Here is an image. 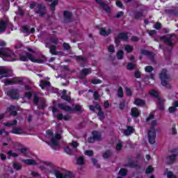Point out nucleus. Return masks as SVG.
I'll use <instances>...</instances> for the list:
<instances>
[{"mask_svg": "<svg viewBox=\"0 0 178 178\" xmlns=\"http://www.w3.org/2000/svg\"><path fill=\"white\" fill-rule=\"evenodd\" d=\"M35 6H37L38 10H35V13L39 15L40 17H44L47 15V6L42 3L37 4L35 1H31L29 9L33 10Z\"/></svg>", "mask_w": 178, "mask_h": 178, "instance_id": "obj_1", "label": "nucleus"}, {"mask_svg": "<svg viewBox=\"0 0 178 178\" xmlns=\"http://www.w3.org/2000/svg\"><path fill=\"white\" fill-rule=\"evenodd\" d=\"M159 77L163 87H165V88L168 89L172 88V86L169 84V81H170V76L168 75V70L165 68L163 69L159 74Z\"/></svg>", "mask_w": 178, "mask_h": 178, "instance_id": "obj_2", "label": "nucleus"}, {"mask_svg": "<svg viewBox=\"0 0 178 178\" xmlns=\"http://www.w3.org/2000/svg\"><path fill=\"white\" fill-rule=\"evenodd\" d=\"M0 58H10V60H16V54L8 47L0 48Z\"/></svg>", "mask_w": 178, "mask_h": 178, "instance_id": "obj_3", "label": "nucleus"}, {"mask_svg": "<svg viewBox=\"0 0 178 178\" xmlns=\"http://www.w3.org/2000/svg\"><path fill=\"white\" fill-rule=\"evenodd\" d=\"M156 120H152L150 130L148 131V141L151 145H154L155 143V138H156V131L155 130V126H156Z\"/></svg>", "mask_w": 178, "mask_h": 178, "instance_id": "obj_4", "label": "nucleus"}, {"mask_svg": "<svg viewBox=\"0 0 178 178\" xmlns=\"http://www.w3.org/2000/svg\"><path fill=\"white\" fill-rule=\"evenodd\" d=\"M29 60L33 63H44L42 59H36L30 52H26L25 55H19L21 62H29Z\"/></svg>", "mask_w": 178, "mask_h": 178, "instance_id": "obj_5", "label": "nucleus"}, {"mask_svg": "<svg viewBox=\"0 0 178 178\" xmlns=\"http://www.w3.org/2000/svg\"><path fill=\"white\" fill-rule=\"evenodd\" d=\"M58 107L62 111H65V112H80L81 111V106L79 104H76L73 108L70 106H66L63 103H60L58 104Z\"/></svg>", "mask_w": 178, "mask_h": 178, "instance_id": "obj_6", "label": "nucleus"}, {"mask_svg": "<svg viewBox=\"0 0 178 178\" xmlns=\"http://www.w3.org/2000/svg\"><path fill=\"white\" fill-rule=\"evenodd\" d=\"M50 173L55 175L56 178H72L73 177V174L70 171H67L65 175L60 172L57 169H53L50 171Z\"/></svg>", "mask_w": 178, "mask_h": 178, "instance_id": "obj_7", "label": "nucleus"}, {"mask_svg": "<svg viewBox=\"0 0 178 178\" xmlns=\"http://www.w3.org/2000/svg\"><path fill=\"white\" fill-rule=\"evenodd\" d=\"M92 136L88 138V143H89V144H92V143H95V141H101V140H102L101 134L97 131H92Z\"/></svg>", "mask_w": 178, "mask_h": 178, "instance_id": "obj_8", "label": "nucleus"}, {"mask_svg": "<svg viewBox=\"0 0 178 178\" xmlns=\"http://www.w3.org/2000/svg\"><path fill=\"white\" fill-rule=\"evenodd\" d=\"M7 95L11 99H19L20 98V94L19 93V89L13 88L7 92Z\"/></svg>", "mask_w": 178, "mask_h": 178, "instance_id": "obj_9", "label": "nucleus"}, {"mask_svg": "<svg viewBox=\"0 0 178 178\" xmlns=\"http://www.w3.org/2000/svg\"><path fill=\"white\" fill-rule=\"evenodd\" d=\"M172 34H170V38H166V35H162L160 36V40L163 41L165 45H168V47H175V44L172 42Z\"/></svg>", "mask_w": 178, "mask_h": 178, "instance_id": "obj_10", "label": "nucleus"}, {"mask_svg": "<svg viewBox=\"0 0 178 178\" xmlns=\"http://www.w3.org/2000/svg\"><path fill=\"white\" fill-rule=\"evenodd\" d=\"M140 54L142 55H145V56H148L150 62H152V63H155V54H154V52H152L146 49H142L140 51Z\"/></svg>", "mask_w": 178, "mask_h": 178, "instance_id": "obj_11", "label": "nucleus"}, {"mask_svg": "<svg viewBox=\"0 0 178 178\" xmlns=\"http://www.w3.org/2000/svg\"><path fill=\"white\" fill-rule=\"evenodd\" d=\"M21 31L23 33V34H26V35H30L31 34H34L35 33V29L31 28L30 29V26L25 24L21 27Z\"/></svg>", "mask_w": 178, "mask_h": 178, "instance_id": "obj_12", "label": "nucleus"}, {"mask_svg": "<svg viewBox=\"0 0 178 178\" xmlns=\"http://www.w3.org/2000/svg\"><path fill=\"white\" fill-rule=\"evenodd\" d=\"M75 60H76V62L79 63L81 67H86V65H87V57L76 56H75Z\"/></svg>", "mask_w": 178, "mask_h": 178, "instance_id": "obj_13", "label": "nucleus"}, {"mask_svg": "<svg viewBox=\"0 0 178 178\" xmlns=\"http://www.w3.org/2000/svg\"><path fill=\"white\" fill-rule=\"evenodd\" d=\"M120 40L127 41V40H129V35L124 32L118 33V36L115 38V42H119Z\"/></svg>", "mask_w": 178, "mask_h": 178, "instance_id": "obj_14", "label": "nucleus"}, {"mask_svg": "<svg viewBox=\"0 0 178 178\" xmlns=\"http://www.w3.org/2000/svg\"><path fill=\"white\" fill-rule=\"evenodd\" d=\"M64 23H70L72 17H73V13L69 10L63 11Z\"/></svg>", "mask_w": 178, "mask_h": 178, "instance_id": "obj_15", "label": "nucleus"}, {"mask_svg": "<svg viewBox=\"0 0 178 178\" xmlns=\"http://www.w3.org/2000/svg\"><path fill=\"white\" fill-rule=\"evenodd\" d=\"M96 108H97V111H98L97 116H98L99 120H102L105 119V112H104V111H102V108H101V105H97L96 106Z\"/></svg>", "mask_w": 178, "mask_h": 178, "instance_id": "obj_16", "label": "nucleus"}, {"mask_svg": "<svg viewBox=\"0 0 178 178\" xmlns=\"http://www.w3.org/2000/svg\"><path fill=\"white\" fill-rule=\"evenodd\" d=\"M8 24H9V22L0 19V33H3V31H6V29H8Z\"/></svg>", "mask_w": 178, "mask_h": 178, "instance_id": "obj_17", "label": "nucleus"}, {"mask_svg": "<svg viewBox=\"0 0 178 178\" xmlns=\"http://www.w3.org/2000/svg\"><path fill=\"white\" fill-rule=\"evenodd\" d=\"M141 115V113L140 112V110L137 108L136 107H133L131 109V115L132 118H134L135 119H137Z\"/></svg>", "mask_w": 178, "mask_h": 178, "instance_id": "obj_18", "label": "nucleus"}, {"mask_svg": "<svg viewBox=\"0 0 178 178\" xmlns=\"http://www.w3.org/2000/svg\"><path fill=\"white\" fill-rule=\"evenodd\" d=\"M176 159H177V154H175L169 155L167 157L168 165H172L175 163V161H176Z\"/></svg>", "mask_w": 178, "mask_h": 178, "instance_id": "obj_19", "label": "nucleus"}, {"mask_svg": "<svg viewBox=\"0 0 178 178\" xmlns=\"http://www.w3.org/2000/svg\"><path fill=\"white\" fill-rule=\"evenodd\" d=\"M22 162L25 163V165H29L36 166L37 165H38V163L35 160L31 159H24L22 160Z\"/></svg>", "mask_w": 178, "mask_h": 178, "instance_id": "obj_20", "label": "nucleus"}, {"mask_svg": "<svg viewBox=\"0 0 178 178\" xmlns=\"http://www.w3.org/2000/svg\"><path fill=\"white\" fill-rule=\"evenodd\" d=\"M134 104L137 106H145L147 105V104L145 103V101L140 98L135 99Z\"/></svg>", "mask_w": 178, "mask_h": 178, "instance_id": "obj_21", "label": "nucleus"}, {"mask_svg": "<svg viewBox=\"0 0 178 178\" xmlns=\"http://www.w3.org/2000/svg\"><path fill=\"white\" fill-rule=\"evenodd\" d=\"M59 3V0H53L49 5V9L51 12H55L56 10V6Z\"/></svg>", "mask_w": 178, "mask_h": 178, "instance_id": "obj_22", "label": "nucleus"}, {"mask_svg": "<svg viewBox=\"0 0 178 178\" xmlns=\"http://www.w3.org/2000/svg\"><path fill=\"white\" fill-rule=\"evenodd\" d=\"M143 16H144V13L143 11L134 12V18H135L136 20H140Z\"/></svg>", "mask_w": 178, "mask_h": 178, "instance_id": "obj_23", "label": "nucleus"}, {"mask_svg": "<svg viewBox=\"0 0 178 178\" xmlns=\"http://www.w3.org/2000/svg\"><path fill=\"white\" fill-rule=\"evenodd\" d=\"M134 133V128L131 126L127 127V129L124 131V136H131Z\"/></svg>", "mask_w": 178, "mask_h": 178, "instance_id": "obj_24", "label": "nucleus"}, {"mask_svg": "<svg viewBox=\"0 0 178 178\" xmlns=\"http://www.w3.org/2000/svg\"><path fill=\"white\" fill-rule=\"evenodd\" d=\"M177 108H178V101H175L173 104V106L169 107L168 111L170 113H174V112H176V111H177Z\"/></svg>", "mask_w": 178, "mask_h": 178, "instance_id": "obj_25", "label": "nucleus"}, {"mask_svg": "<svg viewBox=\"0 0 178 178\" xmlns=\"http://www.w3.org/2000/svg\"><path fill=\"white\" fill-rule=\"evenodd\" d=\"M112 33V29H108L107 31H106L105 28H101L99 34L100 35H109Z\"/></svg>", "mask_w": 178, "mask_h": 178, "instance_id": "obj_26", "label": "nucleus"}, {"mask_svg": "<svg viewBox=\"0 0 178 178\" xmlns=\"http://www.w3.org/2000/svg\"><path fill=\"white\" fill-rule=\"evenodd\" d=\"M7 111L10 113V115L11 116H17V112L15 111V106H10L8 108Z\"/></svg>", "mask_w": 178, "mask_h": 178, "instance_id": "obj_27", "label": "nucleus"}, {"mask_svg": "<svg viewBox=\"0 0 178 178\" xmlns=\"http://www.w3.org/2000/svg\"><path fill=\"white\" fill-rule=\"evenodd\" d=\"M149 95L151 97H154V98H157L158 99H161V96H159V94L158 93V91L155 90L154 89H152L149 92Z\"/></svg>", "mask_w": 178, "mask_h": 178, "instance_id": "obj_28", "label": "nucleus"}, {"mask_svg": "<svg viewBox=\"0 0 178 178\" xmlns=\"http://www.w3.org/2000/svg\"><path fill=\"white\" fill-rule=\"evenodd\" d=\"M127 166L128 168H138V169L141 168V166H140V165H138V163H134V162H129L127 163Z\"/></svg>", "mask_w": 178, "mask_h": 178, "instance_id": "obj_29", "label": "nucleus"}, {"mask_svg": "<svg viewBox=\"0 0 178 178\" xmlns=\"http://www.w3.org/2000/svg\"><path fill=\"white\" fill-rule=\"evenodd\" d=\"M1 75L3 76V77H9V71L3 67H0V76Z\"/></svg>", "mask_w": 178, "mask_h": 178, "instance_id": "obj_30", "label": "nucleus"}, {"mask_svg": "<svg viewBox=\"0 0 178 178\" xmlns=\"http://www.w3.org/2000/svg\"><path fill=\"white\" fill-rule=\"evenodd\" d=\"M102 156L104 159H108V158H111V156H112V151L110 149L106 150V152L103 153Z\"/></svg>", "mask_w": 178, "mask_h": 178, "instance_id": "obj_31", "label": "nucleus"}, {"mask_svg": "<svg viewBox=\"0 0 178 178\" xmlns=\"http://www.w3.org/2000/svg\"><path fill=\"white\" fill-rule=\"evenodd\" d=\"M49 42H51V44H54L55 45H58L59 44V40L58 38H55L54 36H50L49 38Z\"/></svg>", "mask_w": 178, "mask_h": 178, "instance_id": "obj_32", "label": "nucleus"}, {"mask_svg": "<svg viewBox=\"0 0 178 178\" xmlns=\"http://www.w3.org/2000/svg\"><path fill=\"white\" fill-rule=\"evenodd\" d=\"M51 86V82H48L47 81H41L40 87L42 88V90H44L45 87H48Z\"/></svg>", "mask_w": 178, "mask_h": 178, "instance_id": "obj_33", "label": "nucleus"}, {"mask_svg": "<svg viewBox=\"0 0 178 178\" xmlns=\"http://www.w3.org/2000/svg\"><path fill=\"white\" fill-rule=\"evenodd\" d=\"M49 52L51 55H58V51H56V45H51L49 47Z\"/></svg>", "mask_w": 178, "mask_h": 178, "instance_id": "obj_34", "label": "nucleus"}, {"mask_svg": "<svg viewBox=\"0 0 178 178\" xmlns=\"http://www.w3.org/2000/svg\"><path fill=\"white\" fill-rule=\"evenodd\" d=\"M137 67L136 65V64L133 63H129L127 65V70L131 71V70H134V69H136Z\"/></svg>", "mask_w": 178, "mask_h": 178, "instance_id": "obj_35", "label": "nucleus"}, {"mask_svg": "<svg viewBox=\"0 0 178 178\" xmlns=\"http://www.w3.org/2000/svg\"><path fill=\"white\" fill-rule=\"evenodd\" d=\"M158 109L160 111H164L165 110V106H163V101L162 99H159L158 105H157Z\"/></svg>", "mask_w": 178, "mask_h": 178, "instance_id": "obj_36", "label": "nucleus"}, {"mask_svg": "<svg viewBox=\"0 0 178 178\" xmlns=\"http://www.w3.org/2000/svg\"><path fill=\"white\" fill-rule=\"evenodd\" d=\"M101 6L105 10V12H106V13H111V7H109L108 4L104 3H102Z\"/></svg>", "mask_w": 178, "mask_h": 178, "instance_id": "obj_37", "label": "nucleus"}, {"mask_svg": "<svg viewBox=\"0 0 178 178\" xmlns=\"http://www.w3.org/2000/svg\"><path fill=\"white\" fill-rule=\"evenodd\" d=\"M91 72V68H83L81 70V74H83V76H88V74H90V73Z\"/></svg>", "mask_w": 178, "mask_h": 178, "instance_id": "obj_38", "label": "nucleus"}, {"mask_svg": "<svg viewBox=\"0 0 178 178\" xmlns=\"http://www.w3.org/2000/svg\"><path fill=\"white\" fill-rule=\"evenodd\" d=\"M123 55H124V51H123V50H118L117 51V58L118 60H122V59H123Z\"/></svg>", "mask_w": 178, "mask_h": 178, "instance_id": "obj_39", "label": "nucleus"}, {"mask_svg": "<svg viewBox=\"0 0 178 178\" xmlns=\"http://www.w3.org/2000/svg\"><path fill=\"white\" fill-rule=\"evenodd\" d=\"M11 133L13 134H22V129H20L19 127H14L11 130Z\"/></svg>", "mask_w": 178, "mask_h": 178, "instance_id": "obj_40", "label": "nucleus"}, {"mask_svg": "<svg viewBox=\"0 0 178 178\" xmlns=\"http://www.w3.org/2000/svg\"><path fill=\"white\" fill-rule=\"evenodd\" d=\"M124 49H125L126 52H127V54H131V52H133V50L134 49V48L133 47V46H131L130 44H127L124 47Z\"/></svg>", "mask_w": 178, "mask_h": 178, "instance_id": "obj_41", "label": "nucleus"}, {"mask_svg": "<svg viewBox=\"0 0 178 178\" xmlns=\"http://www.w3.org/2000/svg\"><path fill=\"white\" fill-rule=\"evenodd\" d=\"M118 96L119 98H123L124 97V92H123V88L122 86L118 87Z\"/></svg>", "mask_w": 178, "mask_h": 178, "instance_id": "obj_42", "label": "nucleus"}, {"mask_svg": "<svg viewBox=\"0 0 178 178\" xmlns=\"http://www.w3.org/2000/svg\"><path fill=\"white\" fill-rule=\"evenodd\" d=\"M124 108H126V100L123 99L120 102L119 109L120 111H123V109H124Z\"/></svg>", "mask_w": 178, "mask_h": 178, "instance_id": "obj_43", "label": "nucleus"}, {"mask_svg": "<svg viewBox=\"0 0 178 178\" xmlns=\"http://www.w3.org/2000/svg\"><path fill=\"white\" fill-rule=\"evenodd\" d=\"M16 124H17V120H14L13 121V123H10V122L4 123V126H6V127H10L12 126H16Z\"/></svg>", "mask_w": 178, "mask_h": 178, "instance_id": "obj_44", "label": "nucleus"}, {"mask_svg": "<svg viewBox=\"0 0 178 178\" xmlns=\"http://www.w3.org/2000/svg\"><path fill=\"white\" fill-rule=\"evenodd\" d=\"M76 163H77V165H80L81 166H83V165H84V157L79 156L76 159Z\"/></svg>", "mask_w": 178, "mask_h": 178, "instance_id": "obj_45", "label": "nucleus"}, {"mask_svg": "<svg viewBox=\"0 0 178 178\" xmlns=\"http://www.w3.org/2000/svg\"><path fill=\"white\" fill-rule=\"evenodd\" d=\"M119 175L122 176V177H124V176H127V170L125 168H120L119 170Z\"/></svg>", "mask_w": 178, "mask_h": 178, "instance_id": "obj_46", "label": "nucleus"}, {"mask_svg": "<svg viewBox=\"0 0 178 178\" xmlns=\"http://www.w3.org/2000/svg\"><path fill=\"white\" fill-rule=\"evenodd\" d=\"M13 169H15V170L19 171V170H22V165H20L19 163H15L13 165Z\"/></svg>", "mask_w": 178, "mask_h": 178, "instance_id": "obj_47", "label": "nucleus"}, {"mask_svg": "<svg viewBox=\"0 0 178 178\" xmlns=\"http://www.w3.org/2000/svg\"><path fill=\"white\" fill-rule=\"evenodd\" d=\"M145 72L146 73H152V72H154V67L151 65H147L145 67Z\"/></svg>", "mask_w": 178, "mask_h": 178, "instance_id": "obj_48", "label": "nucleus"}, {"mask_svg": "<svg viewBox=\"0 0 178 178\" xmlns=\"http://www.w3.org/2000/svg\"><path fill=\"white\" fill-rule=\"evenodd\" d=\"M64 152L65 154H67V155H72V154H73V150H72L69 146H67L64 148Z\"/></svg>", "mask_w": 178, "mask_h": 178, "instance_id": "obj_49", "label": "nucleus"}, {"mask_svg": "<svg viewBox=\"0 0 178 178\" xmlns=\"http://www.w3.org/2000/svg\"><path fill=\"white\" fill-rule=\"evenodd\" d=\"M91 83L94 86H97V84H101V83H102V81H101L100 79H92L91 80Z\"/></svg>", "mask_w": 178, "mask_h": 178, "instance_id": "obj_50", "label": "nucleus"}, {"mask_svg": "<svg viewBox=\"0 0 178 178\" xmlns=\"http://www.w3.org/2000/svg\"><path fill=\"white\" fill-rule=\"evenodd\" d=\"M60 98L61 99H64V101H67V102H70V101H72L70 97L67 96V95H62Z\"/></svg>", "mask_w": 178, "mask_h": 178, "instance_id": "obj_51", "label": "nucleus"}, {"mask_svg": "<svg viewBox=\"0 0 178 178\" xmlns=\"http://www.w3.org/2000/svg\"><path fill=\"white\" fill-rule=\"evenodd\" d=\"M13 84H22V83H23V80L20 79V78H13Z\"/></svg>", "mask_w": 178, "mask_h": 178, "instance_id": "obj_52", "label": "nucleus"}, {"mask_svg": "<svg viewBox=\"0 0 178 178\" xmlns=\"http://www.w3.org/2000/svg\"><path fill=\"white\" fill-rule=\"evenodd\" d=\"M40 103V97H38V96H37L36 95H35L33 96V104L36 106L38 105V104Z\"/></svg>", "mask_w": 178, "mask_h": 178, "instance_id": "obj_53", "label": "nucleus"}, {"mask_svg": "<svg viewBox=\"0 0 178 178\" xmlns=\"http://www.w3.org/2000/svg\"><path fill=\"white\" fill-rule=\"evenodd\" d=\"M63 47L64 49H65V51H70V49H72V47L70 46V44H69V43L67 42H64L63 44Z\"/></svg>", "mask_w": 178, "mask_h": 178, "instance_id": "obj_54", "label": "nucleus"}, {"mask_svg": "<svg viewBox=\"0 0 178 178\" xmlns=\"http://www.w3.org/2000/svg\"><path fill=\"white\" fill-rule=\"evenodd\" d=\"M37 106L38 109H42V111H44V109L47 108V104H45V102H41L40 105L38 104Z\"/></svg>", "mask_w": 178, "mask_h": 178, "instance_id": "obj_55", "label": "nucleus"}, {"mask_svg": "<svg viewBox=\"0 0 178 178\" xmlns=\"http://www.w3.org/2000/svg\"><path fill=\"white\" fill-rule=\"evenodd\" d=\"M7 155H9V156H13V158H17L19 156V154L16 153H13V150H10L7 152Z\"/></svg>", "mask_w": 178, "mask_h": 178, "instance_id": "obj_56", "label": "nucleus"}, {"mask_svg": "<svg viewBox=\"0 0 178 178\" xmlns=\"http://www.w3.org/2000/svg\"><path fill=\"white\" fill-rule=\"evenodd\" d=\"M153 171H154V168H152V166L149 165V166L146 168L145 173H146V175H149V174L152 173Z\"/></svg>", "mask_w": 178, "mask_h": 178, "instance_id": "obj_57", "label": "nucleus"}, {"mask_svg": "<svg viewBox=\"0 0 178 178\" xmlns=\"http://www.w3.org/2000/svg\"><path fill=\"white\" fill-rule=\"evenodd\" d=\"M125 93L128 97H131L133 95V92H131V89H130V88H125Z\"/></svg>", "mask_w": 178, "mask_h": 178, "instance_id": "obj_58", "label": "nucleus"}, {"mask_svg": "<svg viewBox=\"0 0 178 178\" xmlns=\"http://www.w3.org/2000/svg\"><path fill=\"white\" fill-rule=\"evenodd\" d=\"M98 161L97 160V159H92V163H93L94 166H96V168H97V169L101 168V165L97 164Z\"/></svg>", "mask_w": 178, "mask_h": 178, "instance_id": "obj_59", "label": "nucleus"}, {"mask_svg": "<svg viewBox=\"0 0 178 178\" xmlns=\"http://www.w3.org/2000/svg\"><path fill=\"white\" fill-rule=\"evenodd\" d=\"M108 52H111V54H115V46H113V44H110L108 47Z\"/></svg>", "mask_w": 178, "mask_h": 178, "instance_id": "obj_60", "label": "nucleus"}, {"mask_svg": "<svg viewBox=\"0 0 178 178\" xmlns=\"http://www.w3.org/2000/svg\"><path fill=\"white\" fill-rule=\"evenodd\" d=\"M124 12L123 11H119L116 15L115 16H114V17L115 19H120V17H122V16H124Z\"/></svg>", "mask_w": 178, "mask_h": 178, "instance_id": "obj_61", "label": "nucleus"}, {"mask_svg": "<svg viewBox=\"0 0 178 178\" xmlns=\"http://www.w3.org/2000/svg\"><path fill=\"white\" fill-rule=\"evenodd\" d=\"M167 177L168 178H177V177L176 175H175V174H173V172H172V171L168 172Z\"/></svg>", "mask_w": 178, "mask_h": 178, "instance_id": "obj_62", "label": "nucleus"}, {"mask_svg": "<svg viewBox=\"0 0 178 178\" xmlns=\"http://www.w3.org/2000/svg\"><path fill=\"white\" fill-rule=\"evenodd\" d=\"M115 5L118 6V8H120V9H123V3H122L120 0H117L115 1Z\"/></svg>", "mask_w": 178, "mask_h": 178, "instance_id": "obj_63", "label": "nucleus"}, {"mask_svg": "<svg viewBox=\"0 0 178 178\" xmlns=\"http://www.w3.org/2000/svg\"><path fill=\"white\" fill-rule=\"evenodd\" d=\"M134 77L136 79H140L141 77V72L139 70L135 71Z\"/></svg>", "mask_w": 178, "mask_h": 178, "instance_id": "obj_64", "label": "nucleus"}]
</instances>
